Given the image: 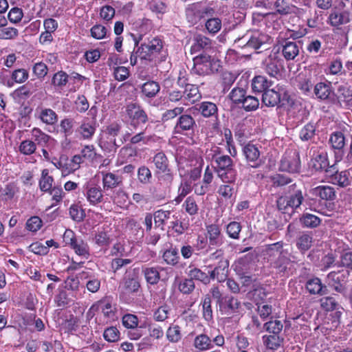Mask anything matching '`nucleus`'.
I'll list each match as a JSON object with an SVG mask.
<instances>
[{
  "label": "nucleus",
  "mask_w": 352,
  "mask_h": 352,
  "mask_svg": "<svg viewBox=\"0 0 352 352\" xmlns=\"http://www.w3.org/2000/svg\"><path fill=\"white\" fill-rule=\"evenodd\" d=\"M224 184L219 187L217 192L223 198L230 199L235 192L234 182H223Z\"/></svg>",
  "instance_id": "nucleus-47"
},
{
  "label": "nucleus",
  "mask_w": 352,
  "mask_h": 352,
  "mask_svg": "<svg viewBox=\"0 0 352 352\" xmlns=\"http://www.w3.org/2000/svg\"><path fill=\"white\" fill-rule=\"evenodd\" d=\"M206 28L211 34L217 33L221 28V21L219 18H211L206 22Z\"/></svg>",
  "instance_id": "nucleus-64"
},
{
  "label": "nucleus",
  "mask_w": 352,
  "mask_h": 352,
  "mask_svg": "<svg viewBox=\"0 0 352 352\" xmlns=\"http://www.w3.org/2000/svg\"><path fill=\"white\" fill-rule=\"evenodd\" d=\"M64 239L66 243L71 246L76 254L86 258L89 256V248L87 243L84 241L81 238L74 236L72 231H66L64 234Z\"/></svg>",
  "instance_id": "nucleus-6"
},
{
  "label": "nucleus",
  "mask_w": 352,
  "mask_h": 352,
  "mask_svg": "<svg viewBox=\"0 0 352 352\" xmlns=\"http://www.w3.org/2000/svg\"><path fill=\"white\" fill-rule=\"evenodd\" d=\"M207 237L210 246L219 247L224 243V237L221 234L219 226L211 224L207 226Z\"/></svg>",
  "instance_id": "nucleus-19"
},
{
  "label": "nucleus",
  "mask_w": 352,
  "mask_h": 352,
  "mask_svg": "<svg viewBox=\"0 0 352 352\" xmlns=\"http://www.w3.org/2000/svg\"><path fill=\"white\" fill-rule=\"evenodd\" d=\"M32 135L33 141L36 143V145H40L44 146L49 142L51 138L50 135L43 133L41 130L37 128L33 129L32 131Z\"/></svg>",
  "instance_id": "nucleus-50"
},
{
  "label": "nucleus",
  "mask_w": 352,
  "mask_h": 352,
  "mask_svg": "<svg viewBox=\"0 0 352 352\" xmlns=\"http://www.w3.org/2000/svg\"><path fill=\"white\" fill-rule=\"evenodd\" d=\"M19 191V188L16 183H8L0 188V199L4 201L11 200Z\"/></svg>",
  "instance_id": "nucleus-32"
},
{
  "label": "nucleus",
  "mask_w": 352,
  "mask_h": 352,
  "mask_svg": "<svg viewBox=\"0 0 352 352\" xmlns=\"http://www.w3.org/2000/svg\"><path fill=\"white\" fill-rule=\"evenodd\" d=\"M229 261L228 259H221L213 270L210 272V278L218 282H224L228 276Z\"/></svg>",
  "instance_id": "nucleus-13"
},
{
  "label": "nucleus",
  "mask_w": 352,
  "mask_h": 352,
  "mask_svg": "<svg viewBox=\"0 0 352 352\" xmlns=\"http://www.w3.org/2000/svg\"><path fill=\"white\" fill-rule=\"evenodd\" d=\"M102 176V187L104 191L113 189L122 184L121 178L113 173L101 172Z\"/></svg>",
  "instance_id": "nucleus-28"
},
{
  "label": "nucleus",
  "mask_w": 352,
  "mask_h": 352,
  "mask_svg": "<svg viewBox=\"0 0 352 352\" xmlns=\"http://www.w3.org/2000/svg\"><path fill=\"white\" fill-rule=\"evenodd\" d=\"M138 179L142 184H150L152 179L151 171L146 166H140L138 170Z\"/></svg>",
  "instance_id": "nucleus-54"
},
{
  "label": "nucleus",
  "mask_w": 352,
  "mask_h": 352,
  "mask_svg": "<svg viewBox=\"0 0 352 352\" xmlns=\"http://www.w3.org/2000/svg\"><path fill=\"white\" fill-rule=\"evenodd\" d=\"M312 166L316 170L324 171L328 175L332 172L334 165L330 166L327 154L320 153L314 159Z\"/></svg>",
  "instance_id": "nucleus-29"
},
{
  "label": "nucleus",
  "mask_w": 352,
  "mask_h": 352,
  "mask_svg": "<svg viewBox=\"0 0 352 352\" xmlns=\"http://www.w3.org/2000/svg\"><path fill=\"white\" fill-rule=\"evenodd\" d=\"M329 285L338 293L343 294L345 287L343 285L344 276L340 272H331L327 275Z\"/></svg>",
  "instance_id": "nucleus-24"
},
{
  "label": "nucleus",
  "mask_w": 352,
  "mask_h": 352,
  "mask_svg": "<svg viewBox=\"0 0 352 352\" xmlns=\"http://www.w3.org/2000/svg\"><path fill=\"white\" fill-rule=\"evenodd\" d=\"M196 127L195 119L188 114H182L177 119L175 126V131L177 133L186 131H193Z\"/></svg>",
  "instance_id": "nucleus-20"
},
{
  "label": "nucleus",
  "mask_w": 352,
  "mask_h": 352,
  "mask_svg": "<svg viewBox=\"0 0 352 352\" xmlns=\"http://www.w3.org/2000/svg\"><path fill=\"white\" fill-rule=\"evenodd\" d=\"M300 45V42L285 41L282 48V54L284 58L287 60H294L299 54Z\"/></svg>",
  "instance_id": "nucleus-23"
},
{
  "label": "nucleus",
  "mask_w": 352,
  "mask_h": 352,
  "mask_svg": "<svg viewBox=\"0 0 352 352\" xmlns=\"http://www.w3.org/2000/svg\"><path fill=\"white\" fill-rule=\"evenodd\" d=\"M261 101L266 107L277 106L281 101V94L274 89L270 88L262 94Z\"/></svg>",
  "instance_id": "nucleus-27"
},
{
  "label": "nucleus",
  "mask_w": 352,
  "mask_h": 352,
  "mask_svg": "<svg viewBox=\"0 0 352 352\" xmlns=\"http://www.w3.org/2000/svg\"><path fill=\"white\" fill-rule=\"evenodd\" d=\"M189 276L192 280H197L206 285L208 284L211 279V278H210V275H208L200 269L196 267L190 270Z\"/></svg>",
  "instance_id": "nucleus-53"
},
{
  "label": "nucleus",
  "mask_w": 352,
  "mask_h": 352,
  "mask_svg": "<svg viewBox=\"0 0 352 352\" xmlns=\"http://www.w3.org/2000/svg\"><path fill=\"white\" fill-rule=\"evenodd\" d=\"M87 199L92 205H96L102 202L103 195L100 187L91 186L87 187L86 191Z\"/></svg>",
  "instance_id": "nucleus-35"
},
{
  "label": "nucleus",
  "mask_w": 352,
  "mask_h": 352,
  "mask_svg": "<svg viewBox=\"0 0 352 352\" xmlns=\"http://www.w3.org/2000/svg\"><path fill=\"white\" fill-rule=\"evenodd\" d=\"M142 272L146 282L151 285H156L160 279V274L158 267L144 266Z\"/></svg>",
  "instance_id": "nucleus-31"
},
{
  "label": "nucleus",
  "mask_w": 352,
  "mask_h": 352,
  "mask_svg": "<svg viewBox=\"0 0 352 352\" xmlns=\"http://www.w3.org/2000/svg\"><path fill=\"white\" fill-rule=\"evenodd\" d=\"M36 149V143L33 140H25L21 142L19 150V151L25 155H30L33 154Z\"/></svg>",
  "instance_id": "nucleus-56"
},
{
  "label": "nucleus",
  "mask_w": 352,
  "mask_h": 352,
  "mask_svg": "<svg viewBox=\"0 0 352 352\" xmlns=\"http://www.w3.org/2000/svg\"><path fill=\"white\" fill-rule=\"evenodd\" d=\"M262 69L271 77L277 78L284 71V61L278 52H271L262 61Z\"/></svg>",
  "instance_id": "nucleus-5"
},
{
  "label": "nucleus",
  "mask_w": 352,
  "mask_h": 352,
  "mask_svg": "<svg viewBox=\"0 0 352 352\" xmlns=\"http://www.w3.org/2000/svg\"><path fill=\"white\" fill-rule=\"evenodd\" d=\"M194 346L198 351H208L213 348L212 340L206 334L201 333L195 338Z\"/></svg>",
  "instance_id": "nucleus-33"
},
{
  "label": "nucleus",
  "mask_w": 352,
  "mask_h": 352,
  "mask_svg": "<svg viewBox=\"0 0 352 352\" xmlns=\"http://www.w3.org/2000/svg\"><path fill=\"white\" fill-rule=\"evenodd\" d=\"M311 193L319 197L321 199L332 201L336 199V195L334 188L329 186H319L311 190Z\"/></svg>",
  "instance_id": "nucleus-26"
},
{
  "label": "nucleus",
  "mask_w": 352,
  "mask_h": 352,
  "mask_svg": "<svg viewBox=\"0 0 352 352\" xmlns=\"http://www.w3.org/2000/svg\"><path fill=\"white\" fill-rule=\"evenodd\" d=\"M314 92L318 99L327 100L333 93L331 83L330 82H318L314 86Z\"/></svg>",
  "instance_id": "nucleus-30"
},
{
  "label": "nucleus",
  "mask_w": 352,
  "mask_h": 352,
  "mask_svg": "<svg viewBox=\"0 0 352 352\" xmlns=\"http://www.w3.org/2000/svg\"><path fill=\"white\" fill-rule=\"evenodd\" d=\"M241 230V226L240 223L236 221L230 222L226 228V232L228 236L234 239L239 238V233Z\"/></svg>",
  "instance_id": "nucleus-63"
},
{
  "label": "nucleus",
  "mask_w": 352,
  "mask_h": 352,
  "mask_svg": "<svg viewBox=\"0 0 352 352\" xmlns=\"http://www.w3.org/2000/svg\"><path fill=\"white\" fill-rule=\"evenodd\" d=\"M166 338L170 342H178L182 339L180 327L178 325L169 327L166 331Z\"/></svg>",
  "instance_id": "nucleus-55"
},
{
  "label": "nucleus",
  "mask_w": 352,
  "mask_h": 352,
  "mask_svg": "<svg viewBox=\"0 0 352 352\" xmlns=\"http://www.w3.org/2000/svg\"><path fill=\"white\" fill-rule=\"evenodd\" d=\"M267 263L270 265V267L273 270V272L280 276H284L287 274L288 270L290 269L289 265L292 263V261L287 252L280 255V256L271 259Z\"/></svg>",
  "instance_id": "nucleus-12"
},
{
  "label": "nucleus",
  "mask_w": 352,
  "mask_h": 352,
  "mask_svg": "<svg viewBox=\"0 0 352 352\" xmlns=\"http://www.w3.org/2000/svg\"><path fill=\"white\" fill-rule=\"evenodd\" d=\"M170 211L159 210L155 212L153 219L155 228H160L162 230H164V225L166 221L169 219Z\"/></svg>",
  "instance_id": "nucleus-45"
},
{
  "label": "nucleus",
  "mask_w": 352,
  "mask_h": 352,
  "mask_svg": "<svg viewBox=\"0 0 352 352\" xmlns=\"http://www.w3.org/2000/svg\"><path fill=\"white\" fill-rule=\"evenodd\" d=\"M263 342L265 346L272 350H276L279 348L283 342L279 335L264 336L263 337Z\"/></svg>",
  "instance_id": "nucleus-49"
},
{
  "label": "nucleus",
  "mask_w": 352,
  "mask_h": 352,
  "mask_svg": "<svg viewBox=\"0 0 352 352\" xmlns=\"http://www.w3.org/2000/svg\"><path fill=\"white\" fill-rule=\"evenodd\" d=\"M159 184L167 188H170L174 180V174L171 170L167 169L165 171H157Z\"/></svg>",
  "instance_id": "nucleus-41"
},
{
  "label": "nucleus",
  "mask_w": 352,
  "mask_h": 352,
  "mask_svg": "<svg viewBox=\"0 0 352 352\" xmlns=\"http://www.w3.org/2000/svg\"><path fill=\"white\" fill-rule=\"evenodd\" d=\"M183 92L184 98L192 103L198 101L201 98L199 88L195 85H186V88L184 89Z\"/></svg>",
  "instance_id": "nucleus-38"
},
{
  "label": "nucleus",
  "mask_w": 352,
  "mask_h": 352,
  "mask_svg": "<svg viewBox=\"0 0 352 352\" xmlns=\"http://www.w3.org/2000/svg\"><path fill=\"white\" fill-rule=\"evenodd\" d=\"M212 161L214 163V172L222 182L236 181V171L233 168V161L229 155L214 153Z\"/></svg>",
  "instance_id": "nucleus-1"
},
{
  "label": "nucleus",
  "mask_w": 352,
  "mask_h": 352,
  "mask_svg": "<svg viewBox=\"0 0 352 352\" xmlns=\"http://www.w3.org/2000/svg\"><path fill=\"white\" fill-rule=\"evenodd\" d=\"M273 82L262 75H258L252 80V89L254 93H262L268 90L272 85Z\"/></svg>",
  "instance_id": "nucleus-25"
},
{
  "label": "nucleus",
  "mask_w": 352,
  "mask_h": 352,
  "mask_svg": "<svg viewBox=\"0 0 352 352\" xmlns=\"http://www.w3.org/2000/svg\"><path fill=\"white\" fill-rule=\"evenodd\" d=\"M327 176L330 177L332 184L342 188L346 187L351 184V180L349 177V173L347 170L339 172L333 167L332 172L329 173Z\"/></svg>",
  "instance_id": "nucleus-22"
},
{
  "label": "nucleus",
  "mask_w": 352,
  "mask_h": 352,
  "mask_svg": "<svg viewBox=\"0 0 352 352\" xmlns=\"http://www.w3.org/2000/svg\"><path fill=\"white\" fill-rule=\"evenodd\" d=\"M305 288L311 295L324 296L329 293L327 285L322 283L318 277H314L307 280Z\"/></svg>",
  "instance_id": "nucleus-15"
},
{
  "label": "nucleus",
  "mask_w": 352,
  "mask_h": 352,
  "mask_svg": "<svg viewBox=\"0 0 352 352\" xmlns=\"http://www.w3.org/2000/svg\"><path fill=\"white\" fill-rule=\"evenodd\" d=\"M283 325L280 320H270L264 324V328L269 333H272L273 335H279L283 329Z\"/></svg>",
  "instance_id": "nucleus-59"
},
{
  "label": "nucleus",
  "mask_w": 352,
  "mask_h": 352,
  "mask_svg": "<svg viewBox=\"0 0 352 352\" xmlns=\"http://www.w3.org/2000/svg\"><path fill=\"white\" fill-rule=\"evenodd\" d=\"M140 287V284L138 279L134 278H125L123 282V288L128 292H138Z\"/></svg>",
  "instance_id": "nucleus-61"
},
{
  "label": "nucleus",
  "mask_w": 352,
  "mask_h": 352,
  "mask_svg": "<svg viewBox=\"0 0 352 352\" xmlns=\"http://www.w3.org/2000/svg\"><path fill=\"white\" fill-rule=\"evenodd\" d=\"M243 107L246 111H254L258 108L259 100L255 96H245L242 102Z\"/></svg>",
  "instance_id": "nucleus-58"
},
{
  "label": "nucleus",
  "mask_w": 352,
  "mask_h": 352,
  "mask_svg": "<svg viewBox=\"0 0 352 352\" xmlns=\"http://www.w3.org/2000/svg\"><path fill=\"white\" fill-rule=\"evenodd\" d=\"M141 90L146 97L152 98L159 93L160 86L158 82L153 80H149L142 85Z\"/></svg>",
  "instance_id": "nucleus-37"
},
{
  "label": "nucleus",
  "mask_w": 352,
  "mask_h": 352,
  "mask_svg": "<svg viewBox=\"0 0 352 352\" xmlns=\"http://www.w3.org/2000/svg\"><path fill=\"white\" fill-rule=\"evenodd\" d=\"M193 44L190 47L191 54H214V47L213 46V42L209 38L198 34L194 37Z\"/></svg>",
  "instance_id": "nucleus-7"
},
{
  "label": "nucleus",
  "mask_w": 352,
  "mask_h": 352,
  "mask_svg": "<svg viewBox=\"0 0 352 352\" xmlns=\"http://www.w3.org/2000/svg\"><path fill=\"white\" fill-rule=\"evenodd\" d=\"M126 113L129 118V125L135 130L142 128L148 120L145 111L137 103L127 104Z\"/></svg>",
  "instance_id": "nucleus-3"
},
{
  "label": "nucleus",
  "mask_w": 352,
  "mask_h": 352,
  "mask_svg": "<svg viewBox=\"0 0 352 352\" xmlns=\"http://www.w3.org/2000/svg\"><path fill=\"white\" fill-rule=\"evenodd\" d=\"M329 24L336 28L349 23L352 21V12L351 10H333L328 17Z\"/></svg>",
  "instance_id": "nucleus-11"
},
{
  "label": "nucleus",
  "mask_w": 352,
  "mask_h": 352,
  "mask_svg": "<svg viewBox=\"0 0 352 352\" xmlns=\"http://www.w3.org/2000/svg\"><path fill=\"white\" fill-rule=\"evenodd\" d=\"M195 108L206 118H218V108L214 102L204 101L196 104Z\"/></svg>",
  "instance_id": "nucleus-17"
},
{
  "label": "nucleus",
  "mask_w": 352,
  "mask_h": 352,
  "mask_svg": "<svg viewBox=\"0 0 352 352\" xmlns=\"http://www.w3.org/2000/svg\"><path fill=\"white\" fill-rule=\"evenodd\" d=\"M338 103L340 107L352 106V90L346 85H339L336 94Z\"/></svg>",
  "instance_id": "nucleus-21"
},
{
  "label": "nucleus",
  "mask_w": 352,
  "mask_h": 352,
  "mask_svg": "<svg viewBox=\"0 0 352 352\" xmlns=\"http://www.w3.org/2000/svg\"><path fill=\"white\" fill-rule=\"evenodd\" d=\"M148 8L153 12L156 14H164L166 11V4L160 0H152L148 5Z\"/></svg>",
  "instance_id": "nucleus-62"
},
{
  "label": "nucleus",
  "mask_w": 352,
  "mask_h": 352,
  "mask_svg": "<svg viewBox=\"0 0 352 352\" xmlns=\"http://www.w3.org/2000/svg\"><path fill=\"white\" fill-rule=\"evenodd\" d=\"M163 48L162 41L154 38L147 42H144L138 47L135 54L142 59L153 60L161 52Z\"/></svg>",
  "instance_id": "nucleus-4"
},
{
  "label": "nucleus",
  "mask_w": 352,
  "mask_h": 352,
  "mask_svg": "<svg viewBox=\"0 0 352 352\" xmlns=\"http://www.w3.org/2000/svg\"><path fill=\"white\" fill-rule=\"evenodd\" d=\"M164 262L169 265L175 266L179 261V252L177 248H170L164 251L162 255Z\"/></svg>",
  "instance_id": "nucleus-43"
},
{
  "label": "nucleus",
  "mask_w": 352,
  "mask_h": 352,
  "mask_svg": "<svg viewBox=\"0 0 352 352\" xmlns=\"http://www.w3.org/2000/svg\"><path fill=\"white\" fill-rule=\"evenodd\" d=\"M153 162L158 172L165 171L169 169L168 160L163 152L156 153L153 158Z\"/></svg>",
  "instance_id": "nucleus-40"
},
{
  "label": "nucleus",
  "mask_w": 352,
  "mask_h": 352,
  "mask_svg": "<svg viewBox=\"0 0 352 352\" xmlns=\"http://www.w3.org/2000/svg\"><path fill=\"white\" fill-rule=\"evenodd\" d=\"M317 135V123L311 121L301 128L298 136L302 142H314Z\"/></svg>",
  "instance_id": "nucleus-18"
},
{
  "label": "nucleus",
  "mask_w": 352,
  "mask_h": 352,
  "mask_svg": "<svg viewBox=\"0 0 352 352\" xmlns=\"http://www.w3.org/2000/svg\"><path fill=\"white\" fill-rule=\"evenodd\" d=\"M192 72L201 76L218 72L221 67L220 61L212 57V54H199L192 58Z\"/></svg>",
  "instance_id": "nucleus-2"
},
{
  "label": "nucleus",
  "mask_w": 352,
  "mask_h": 352,
  "mask_svg": "<svg viewBox=\"0 0 352 352\" xmlns=\"http://www.w3.org/2000/svg\"><path fill=\"white\" fill-rule=\"evenodd\" d=\"M270 39V37L266 34L258 31L254 32L243 47L244 49L252 48L256 50L263 45L267 43Z\"/></svg>",
  "instance_id": "nucleus-16"
},
{
  "label": "nucleus",
  "mask_w": 352,
  "mask_h": 352,
  "mask_svg": "<svg viewBox=\"0 0 352 352\" xmlns=\"http://www.w3.org/2000/svg\"><path fill=\"white\" fill-rule=\"evenodd\" d=\"M103 337L109 342H115L120 338V331L116 327H110L104 330Z\"/></svg>",
  "instance_id": "nucleus-60"
},
{
  "label": "nucleus",
  "mask_w": 352,
  "mask_h": 352,
  "mask_svg": "<svg viewBox=\"0 0 352 352\" xmlns=\"http://www.w3.org/2000/svg\"><path fill=\"white\" fill-rule=\"evenodd\" d=\"M94 241L96 245L101 248H107L111 243V239L107 232L98 230L94 236Z\"/></svg>",
  "instance_id": "nucleus-51"
},
{
  "label": "nucleus",
  "mask_w": 352,
  "mask_h": 352,
  "mask_svg": "<svg viewBox=\"0 0 352 352\" xmlns=\"http://www.w3.org/2000/svg\"><path fill=\"white\" fill-rule=\"evenodd\" d=\"M283 245L284 243L283 241H278L265 245L263 253L267 262L270 261L271 259H274L288 252L287 250L284 249Z\"/></svg>",
  "instance_id": "nucleus-14"
},
{
  "label": "nucleus",
  "mask_w": 352,
  "mask_h": 352,
  "mask_svg": "<svg viewBox=\"0 0 352 352\" xmlns=\"http://www.w3.org/2000/svg\"><path fill=\"white\" fill-rule=\"evenodd\" d=\"M331 148L333 150L335 162H340L344 155L345 138L340 131L333 132L329 140Z\"/></svg>",
  "instance_id": "nucleus-10"
},
{
  "label": "nucleus",
  "mask_w": 352,
  "mask_h": 352,
  "mask_svg": "<svg viewBox=\"0 0 352 352\" xmlns=\"http://www.w3.org/2000/svg\"><path fill=\"white\" fill-rule=\"evenodd\" d=\"M295 188V184L289 186V188L293 190V192L290 196L287 197L290 208L293 210L299 208L304 200V197L301 190H294Z\"/></svg>",
  "instance_id": "nucleus-36"
},
{
  "label": "nucleus",
  "mask_w": 352,
  "mask_h": 352,
  "mask_svg": "<svg viewBox=\"0 0 352 352\" xmlns=\"http://www.w3.org/2000/svg\"><path fill=\"white\" fill-rule=\"evenodd\" d=\"M39 118L43 122L50 125L54 124L58 121V116L56 112L47 108L41 109Z\"/></svg>",
  "instance_id": "nucleus-42"
},
{
  "label": "nucleus",
  "mask_w": 352,
  "mask_h": 352,
  "mask_svg": "<svg viewBox=\"0 0 352 352\" xmlns=\"http://www.w3.org/2000/svg\"><path fill=\"white\" fill-rule=\"evenodd\" d=\"M243 154L245 156L248 166L253 168L261 166L264 161L261 157V153L257 146L253 144H248L243 148Z\"/></svg>",
  "instance_id": "nucleus-9"
},
{
  "label": "nucleus",
  "mask_w": 352,
  "mask_h": 352,
  "mask_svg": "<svg viewBox=\"0 0 352 352\" xmlns=\"http://www.w3.org/2000/svg\"><path fill=\"white\" fill-rule=\"evenodd\" d=\"M54 179L49 175L47 169H43L41 173V178L39 181L40 189L43 192H48L52 190Z\"/></svg>",
  "instance_id": "nucleus-48"
},
{
  "label": "nucleus",
  "mask_w": 352,
  "mask_h": 352,
  "mask_svg": "<svg viewBox=\"0 0 352 352\" xmlns=\"http://www.w3.org/2000/svg\"><path fill=\"white\" fill-rule=\"evenodd\" d=\"M211 302V296L209 294L205 295L201 302L203 318L207 322H211L213 320Z\"/></svg>",
  "instance_id": "nucleus-39"
},
{
  "label": "nucleus",
  "mask_w": 352,
  "mask_h": 352,
  "mask_svg": "<svg viewBox=\"0 0 352 352\" xmlns=\"http://www.w3.org/2000/svg\"><path fill=\"white\" fill-rule=\"evenodd\" d=\"M280 170L292 173H298L300 170V160L299 153L296 151H290L286 153L280 160Z\"/></svg>",
  "instance_id": "nucleus-8"
},
{
  "label": "nucleus",
  "mask_w": 352,
  "mask_h": 352,
  "mask_svg": "<svg viewBox=\"0 0 352 352\" xmlns=\"http://www.w3.org/2000/svg\"><path fill=\"white\" fill-rule=\"evenodd\" d=\"M276 8V14L288 15L295 12L296 6L289 4L285 0H276L273 8Z\"/></svg>",
  "instance_id": "nucleus-34"
},
{
  "label": "nucleus",
  "mask_w": 352,
  "mask_h": 352,
  "mask_svg": "<svg viewBox=\"0 0 352 352\" xmlns=\"http://www.w3.org/2000/svg\"><path fill=\"white\" fill-rule=\"evenodd\" d=\"M300 222L304 227L315 228L320 224L321 219L314 214L305 213L300 218Z\"/></svg>",
  "instance_id": "nucleus-44"
},
{
  "label": "nucleus",
  "mask_w": 352,
  "mask_h": 352,
  "mask_svg": "<svg viewBox=\"0 0 352 352\" xmlns=\"http://www.w3.org/2000/svg\"><path fill=\"white\" fill-rule=\"evenodd\" d=\"M312 236L307 233H302L297 239L296 246L302 253L308 250L312 245Z\"/></svg>",
  "instance_id": "nucleus-46"
},
{
  "label": "nucleus",
  "mask_w": 352,
  "mask_h": 352,
  "mask_svg": "<svg viewBox=\"0 0 352 352\" xmlns=\"http://www.w3.org/2000/svg\"><path fill=\"white\" fill-rule=\"evenodd\" d=\"M85 278H89L86 283L87 290L91 293L97 292L100 287V280L94 276H89L87 272H82Z\"/></svg>",
  "instance_id": "nucleus-52"
},
{
  "label": "nucleus",
  "mask_w": 352,
  "mask_h": 352,
  "mask_svg": "<svg viewBox=\"0 0 352 352\" xmlns=\"http://www.w3.org/2000/svg\"><path fill=\"white\" fill-rule=\"evenodd\" d=\"M246 96V90L241 87L234 88L229 94V98L235 104L242 103Z\"/></svg>",
  "instance_id": "nucleus-57"
}]
</instances>
